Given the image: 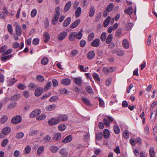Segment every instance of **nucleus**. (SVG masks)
Masks as SVG:
<instances>
[{
  "mask_svg": "<svg viewBox=\"0 0 157 157\" xmlns=\"http://www.w3.org/2000/svg\"><path fill=\"white\" fill-rule=\"evenodd\" d=\"M22 121V118L20 115H16L11 119V122L14 124H17L20 123Z\"/></svg>",
  "mask_w": 157,
  "mask_h": 157,
  "instance_id": "1",
  "label": "nucleus"
},
{
  "mask_svg": "<svg viewBox=\"0 0 157 157\" xmlns=\"http://www.w3.org/2000/svg\"><path fill=\"white\" fill-rule=\"evenodd\" d=\"M76 39L80 40L78 36L77 33L76 32H72L69 35V39L71 41H73Z\"/></svg>",
  "mask_w": 157,
  "mask_h": 157,
  "instance_id": "2",
  "label": "nucleus"
},
{
  "mask_svg": "<svg viewBox=\"0 0 157 157\" xmlns=\"http://www.w3.org/2000/svg\"><path fill=\"white\" fill-rule=\"evenodd\" d=\"M67 36V32L63 31L60 33L57 36V39L58 40L62 41L65 39Z\"/></svg>",
  "mask_w": 157,
  "mask_h": 157,
  "instance_id": "3",
  "label": "nucleus"
},
{
  "mask_svg": "<svg viewBox=\"0 0 157 157\" xmlns=\"http://www.w3.org/2000/svg\"><path fill=\"white\" fill-rule=\"evenodd\" d=\"M59 123V120L57 117L52 118L48 121V124L51 126L56 124Z\"/></svg>",
  "mask_w": 157,
  "mask_h": 157,
  "instance_id": "4",
  "label": "nucleus"
},
{
  "mask_svg": "<svg viewBox=\"0 0 157 157\" xmlns=\"http://www.w3.org/2000/svg\"><path fill=\"white\" fill-rule=\"evenodd\" d=\"M60 8L59 6H57L55 8V13L54 15V18L56 21L58 20L59 17L60 15Z\"/></svg>",
  "mask_w": 157,
  "mask_h": 157,
  "instance_id": "5",
  "label": "nucleus"
},
{
  "mask_svg": "<svg viewBox=\"0 0 157 157\" xmlns=\"http://www.w3.org/2000/svg\"><path fill=\"white\" fill-rule=\"evenodd\" d=\"M41 112L40 109H36L33 110L29 114V117L31 118H33L35 116L39 115Z\"/></svg>",
  "mask_w": 157,
  "mask_h": 157,
  "instance_id": "6",
  "label": "nucleus"
},
{
  "mask_svg": "<svg viewBox=\"0 0 157 157\" xmlns=\"http://www.w3.org/2000/svg\"><path fill=\"white\" fill-rule=\"evenodd\" d=\"M57 118L59 120V123L60 121H67L68 119V117L67 115L65 114H60L58 116Z\"/></svg>",
  "mask_w": 157,
  "mask_h": 157,
  "instance_id": "7",
  "label": "nucleus"
},
{
  "mask_svg": "<svg viewBox=\"0 0 157 157\" xmlns=\"http://www.w3.org/2000/svg\"><path fill=\"white\" fill-rule=\"evenodd\" d=\"M100 44V40L98 39L94 40L91 43V45L94 47H97Z\"/></svg>",
  "mask_w": 157,
  "mask_h": 157,
  "instance_id": "8",
  "label": "nucleus"
},
{
  "mask_svg": "<svg viewBox=\"0 0 157 157\" xmlns=\"http://www.w3.org/2000/svg\"><path fill=\"white\" fill-rule=\"evenodd\" d=\"M59 153L62 155V157H67L68 155V152L65 148L61 149L59 151Z\"/></svg>",
  "mask_w": 157,
  "mask_h": 157,
  "instance_id": "9",
  "label": "nucleus"
},
{
  "mask_svg": "<svg viewBox=\"0 0 157 157\" xmlns=\"http://www.w3.org/2000/svg\"><path fill=\"white\" fill-rule=\"evenodd\" d=\"M74 82L78 86H81L82 83V80L81 78L78 77V78H74Z\"/></svg>",
  "mask_w": 157,
  "mask_h": 157,
  "instance_id": "10",
  "label": "nucleus"
},
{
  "mask_svg": "<svg viewBox=\"0 0 157 157\" xmlns=\"http://www.w3.org/2000/svg\"><path fill=\"white\" fill-rule=\"evenodd\" d=\"M71 82V80L68 78L63 79L61 81V83L64 85L68 86L70 84Z\"/></svg>",
  "mask_w": 157,
  "mask_h": 157,
  "instance_id": "11",
  "label": "nucleus"
},
{
  "mask_svg": "<svg viewBox=\"0 0 157 157\" xmlns=\"http://www.w3.org/2000/svg\"><path fill=\"white\" fill-rule=\"evenodd\" d=\"M43 92V89L41 88H37L35 90V95L37 97H38L41 95Z\"/></svg>",
  "mask_w": 157,
  "mask_h": 157,
  "instance_id": "12",
  "label": "nucleus"
},
{
  "mask_svg": "<svg viewBox=\"0 0 157 157\" xmlns=\"http://www.w3.org/2000/svg\"><path fill=\"white\" fill-rule=\"evenodd\" d=\"M71 20V17H69L67 18L64 21L63 23V26L64 27L67 26L70 23Z\"/></svg>",
  "mask_w": 157,
  "mask_h": 157,
  "instance_id": "13",
  "label": "nucleus"
},
{
  "mask_svg": "<svg viewBox=\"0 0 157 157\" xmlns=\"http://www.w3.org/2000/svg\"><path fill=\"white\" fill-rule=\"evenodd\" d=\"M80 21V20L79 19L76 20L71 25V29H73L75 28L79 24Z\"/></svg>",
  "mask_w": 157,
  "mask_h": 157,
  "instance_id": "14",
  "label": "nucleus"
},
{
  "mask_svg": "<svg viewBox=\"0 0 157 157\" xmlns=\"http://www.w3.org/2000/svg\"><path fill=\"white\" fill-rule=\"evenodd\" d=\"M10 128L9 127H6L3 128L2 131V132L4 135H6L9 134L10 131Z\"/></svg>",
  "mask_w": 157,
  "mask_h": 157,
  "instance_id": "15",
  "label": "nucleus"
},
{
  "mask_svg": "<svg viewBox=\"0 0 157 157\" xmlns=\"http://www.w3.org/2000/svg\"><path fill=\"white\" fill-rule=\"evenodd\" d=\"M95 13V8L94 6H91L90 7V10L89 13V16L90 17H92Z\"/></svg>",
  "mask_w": 157,
  "mask_h": 157,
  "instance_id": "16",
  "label": "nucleus"
},
{
  "mask_svg": "<svg viewBox=\"0 0 157 157\" xmlns=\"http://www.w3.org/2000/svg\"><path fill=\"white\" fill-rule=\"evenodd\" d=\"M16 33L18 36H20L22 33L21 27L19 25L16 26Z\"/></svg>",
  "mask_w": 157,
  "mask_h": 157,
  "instance_id": "17",
  "label": "nucleus"
},
{
  "mask_svg": "<svg viewBox=\"0 0 157 157\" xmlns=\"http://www.w3.org/2000/svg\"><path fill=\"white\" fill-rule=\"evenodd\" d=\"M87 57L89 59H91L95 56V53L94 51H91L88 52L87 55Z\"/></svg>",
  "mask_w": 157,
  "mask_h": 157,
  "instance_id": "18",
  "label": "nucleus"
},
{
  "mask_svg": "<svg viewBox=\"0 0 157 157\" xmlns=\"http://www.w3.org/2000/svg\"><path fill=\"white\" fill-rule=\"evenodd\" d=\"M71 6V2L69 1L66 4L64 8V12H66L69 10Z\"/></svg>",
  "mask_w": 157,
  "mask_h": 157,
  "instance_id": "19",
  "label": "nucleus"
},
{
  "mask_svg": "<svg viewBox=\"0 0 157 157\" xmlns=\"http://www.w3.org/2000/svg\"><path fill=\"white\" fill-rule=\"evenodd\" d=\"M56 108V105L55 104H53L46 106V110L47 111H51L54 110Z\"/></svg>",
  "mask_w": 157,
  "mask_h": 157,
  "instance_id": "20",
  "label": "nucleus"
},
{
  "mask_svg": "<svg viewBox=\"0 0 157 157\" xmlns=\"http://www.w3.org/2000/svg\"><path fill=\"white\" fill-rule=\"evenodd\" d=\"M72 140V137L71 136L68 135L62 140V142L64 143H69Z\"/></svg>",
  "mask_w": 157,
  "mask_h": 157,
  "instance_id": "21",
  "label": "nucleus"
},
{
  "mask_svg": "<svg viewBox=\"0 0 157 157\" xmlns=\"http://www.w3.org/2000/svg\"><path fill=\"white\" fill-rule=\"evenodd\" d=\"M43 36H44V42L45 43H47L49 40L50 39V35L48 33H45L43 34Z\"/></svg>",
  "mask_w": 157,
  "mask_h": 157,
  "instance_id": "22",
  "label": "nucleus"
},
{
  "mask_svg": "<svg viewBox=\"0 0 157 157\" xmlns=\"http://www.w3.org/2000/svg\"><path fill=\"white\" fill-rule=\"evenodd\" d=\"M44 150V147L43 146H40L38 148L36 152L37 154L39 155L42 154Z\"/></svg>",
  "mask_w": 157,
  "mask_h": 157,
  "instance_id": "23",
  "label": "nucleus"
},
{
  "mask_svg": "<svg viewBox=\"0 0 157 157\" xmlns=\"http://www.w3.org/2000/svg\"><path fill=\"white\" fill-rule=\"evenodd\" d=\"M110 19L111 17L109 16L105 20L103 23V25L105 27H106L108 25L109 23Z\"/></svg>",
  "mask_w": 157,
  "mask_h": 157,
  "instance_id": "24",
  "label": "nucleus"
},
{
  "mask_svg": "<svg viewBox=\"0 0 157 157\" xmlns=\"http://www.w3.org/2000/svg\"><path fill=\"white\" fill-rule=\"evenodd\" d=\"M20 98L19 94H17L12 96L10 99V101H14L18 100Z\"/></svg>",
  "mask_w": 157,
  "mask_h": 157,
  "instance_id": "25",
  "label": "nucleus"
},
{
  "mask_svg": "<svg viewBox=\"0 0 157 157\" xmlns=\"http://www.w3.org/2000/svg\"><path fill=\"white\" fill-rule=\"evenodd\" d=\"M122 44L124 48L127 49L129 47L128 43L127 40L126 39H124L123 40Z\"/></svg>",
  "mask_w": 157,
  "mask_h": 157,
  "instance_id": "26",
  "label": "nucleus"
},
{
  "mask_svg": "<svg viewBox=\"0 0 157 157\" xmlns=\"http://www.w3.org/2000/svg\"><path fill=\"white\" fill-rule=\"evenodd\" d=\"M113 35L112 34H109L107 37V38L106 40V43L107 44H110L111 42L112 41L113 39Z\"/></svg>",
  "mask_w": 157,
  "mask_h": 157,
  "instance_id": "27",
  "label": "nucleus"
},
{
  "mask_svg": "<svg viewBox=\"0 0 157 157\" xmlns=\"http://www.w3.org/2000/svg\"><path fill=\"white\" fill-rule=\"evenodd\" d=\"M50 151L53 153H56L58 150V148L56 146H52L50 147Z\"/></svg>",
  "mask_w": 157,
  "mask_h": 157,
  "instance_id": "28",
  "label": "nucleus"
},
{
  "mask_svg": "<svg viewBox=\"0 0 157 157\" xmlns=\"http://www.w3.org/2000/svg\"><path fill=\"white\" fill-rule=\"evenodd\" d=\"M133 12V9L132 7H129L127 9L125 10L124 12L128 15H131Z\"/></svg>",
  "mask_w": 157,
  "mask_h": 157,
  "instance_id": "29",
  "label": "nucleus"
},
{
  "mask_svg": "<svg viewBox=\"0 0 157 157\" xmlns=\"http://www.w3.org/2000/svg\"><path fill=\"white\" fill-rule=\"evenodd\" d=\"M133 25V24L132 23H129L125 25V30L128 31L132 29Z\"/></svg>",
  "mask_w": 157,
  "mask_h": 157,
  "instance_id": "30",
  "label": "nucleus"
},
{
  "mask_svg": "<svg viewBox=\"0 0 157 157\" xmlns=\"http://www.w3.org/2000/svg\"><path fill=\"white\" fill-rule=\"evenodd\" d=\"M109 131L107 129H105L103 132V136L106 139H107L109 138Z\"/></svg>",
  "mask_w": 157,
  "mask_h": 157,
  "instance_id": "31",
  "label": "nucleus"
},
{
  "mask_svg": "<svg viewBox=\"0 0 157 157\" xmlns=\"http://www.w3.org/2000/svg\"><path fill=\"white\" fill-rule=\"evenodd\" d=\"M113 3H110L107 6L106 10L108 12H111L113 8Z\"/></svg>",
  "mask_w": 157,
  "mask_h": 157,
  "instance_id": "32",
  "label": "nucleus"
},
{
  "mask_svg": "<svg viewBox=\"0 0 157 157\" xmlns=\"http://www.w3.org/2000/svg\"><path fill=\"white\" fill-rule=\"evenodd\" d=\"M92 75L95 81L100 82V78L98 74L96 73H94Z\"/></svg>",
  "mask_w": 157,
  "mask_h": 157,
  "instance_id": "33",
  "label": "nucleus"
},
{
  "mask_svg": "<svg viewBox=\"0 0 157 157\" xmlns=\"http://www.w3.org/2000/svg\"><path fill=\"white\" fill-rule=\"evenodd\" d=\"M31 150V147L29 145L27 146L24 149V154H29Z\"/></svg>",
  "mask_w": 157,
  "mask_h": 157,
  "instance_id": "34",
  "label": "nucleus"
},
{
  "mask_svg": "<svg viewBox=\"0 0 157 157\" xmlns=\"http://www.w3.org/2000/svg\"><path fill=\"white\" fill-rule=\"evenodd\" d=\"M103 137V134L101 132H99L96 134L95 139L98 140H101Z\"/></svg>",
  "mask_w": 157,
  "mask_h": 157,
  "instance_id": "35",
  "label": "nucleus"
},
{
  "mask_svg": "<svg viewBox=\"0 0 157 157\" xmlns=\"http://www.w3.org/2000/svg\"><path fill=\"white\" fill-rule=\"evenodd\" d=\"M41 62L42 64L46 65L48 62V59L47 57H44L42 59Z\"/></svg>",
  "mask_w": 157,
  "mask_h": 157,
  "instance_id": "36",
  "label": "nucleus"
},
{
  "mask_svg": "<svg viewBox=\"0 0 157 157\" xmlns=\"http://www.w3.org/2000/svg\"><path fill=\"white\" fill-rule=\"evenodd\" d=\"M82 100L85 104L87 105H90V102L88 99L82 98Z\"/></svg>",
  "mask_w": 157,
  "mask_h": 157,
  "instance_id": "37",
  "label": "nucleus"
},
{
  "mask_svg": "<svg viewBox=\"0 0 157 157\" xmlns=\"http://www.w3.org/2000/svg\"><path fill=\"white\" fill-rule=\"evenodd\" d=\"M114 132L117 134H118L120 132V129L117 125H115L113 127Z\"/></svg>",
  "mask_w": 157,
  "mask_h": 157,
  "instance_id": "38",
  "label": "nucleus"
},
{
  "mask_svg": "<svg viewBox=\"0 0 157 157\" xmlns=\"http://www.w3.org/2000/svg\"><path fill=\"white\" fill-rule=\"evenodd\" d=\"M13 56L12 55H10L6 56H2L1 58V60L2 61H5L6 60L9 59Z\"/></svg>",
  "mask_w": 157,
  "mask_h": 157,
  "instance_id": "39",
  "label": "nucleus"
},
{
  "mask_svg": "<svg viewBox=\"0 0 157 157\" xmlns=\"http://www.w3.org/2000/svg\"><path fill=\"white\" fill-rule=\"evenodd\" d=\"M149 154L150 157H154L155 156V152L154 149L153 147H151L149 151Z\"/></svg>",
  "mask_w": 157,
  "mask_h": 157,
  "instance_id": "40",
  "label": "nucleus"
},
{
  "mask_svg": "<svg viewBox=\"0 0 157 157\" xmlns=\"http://www.w3.org/2000/svg\"><path fill=\"white\" fill-rule=\"evenodd\" d=\"M66 126L64 124H59L58 127V128L59 130L61 131H63L65 129Z\"/></svg>",
  "mask_w": 157,
  "mask_h": 157,
  "instance_id": "41",
  "label": "nucleus"
},
{
  "mask_svg": "<svg viewBox=\"0 0 157 157\" xmlns=\"http://www.w3.org/2000/svg\"><path fill=\"white\" fill-rule=\"evenodd\" d=\"M106 34L105 32H103L101 34L100 37V39L101 41L102 42L104 41L106 39Z\"/></svg>",
  "mask_w": 157,
  "mask_h": 157,
  "instance_id": "42",
  "label": "nucleus"
},
{
  "mask_svg": "<svg viewBox=\"0 0 157 157\" xmlns=\"http://www.w3.org/2000/svg\"><path fill=\"white\" fill-rule=\"evenodd\" d=\"M81 8L80 7H78L77 8L75 12V16L76 17H78L80 15L81 13Z\"/></svg>",
  "mask_w": 157,
  "mask_h": 157,
  "instance_id": "43",
  "label": "nucleus"
},
{
  "mask_svg": "<svg viewBox=\"0 0 157 157\" xmlns=\"http://www.w3.org/2000/svg\"><path fill=\"white\" fill-rule=\"evenodd\" d=\"M24 136V134L22 132H20L17 133L15 136V137L17 139H20L22 138Z\"/></svg>",
  "mask_w": 157,
  "mask_h": 157,
  "instance_id": "44",
  "label": "nucleus"
},
{
  "mask_svg": "<svg viewBox=\"0 0 157 157\" xmlns=\"http://www.w3.org/2000/svg\"><path fill=\"white\" fill-rule=\"evenodd\" d=\"M60 92L62 94H69V91L68 90L65 88H62L60 90Z\"/></svg>",
  "mask_w": 157,
  "mask_h": 157,
  "instance_id": "45",
  "label": "nucleus"
},
{
  "mask_svg": "<svg viewBox=\"0 0 157 157\" xmlns=\"http://www.w3.org/2000/svg\"><path fill=\"white\" fill-rule=\"evenodd\" d=\"M123 135L124 137L126 139H128L129 137V134L127 130H124L123 132Z\"/></svg>",
  "mask_w": 157,
  "mask_h": 157,
  "instance_id": "46",
  "label": "nucleus"
},
{
  "mask_svg": "<svg viewBox=\"0 0 157 157\" xmlns=\"http://www.w3.org/2000/svg\"><path fill=\"white\" fill-rule=\"evenodd\" d=\"M52 86V83L51 82H48L45 87H44V89L45 90H47L51 87Z\"/></svg>",
  "mask_w": 157,
  "mask_h": 157,
  "instance_id": "47",
  "label": "nucleus"
},
{
  "mask_svg": "<svg viewBox=\"0 0 157 157\" xmlns=\"http://www.w3.org/2000/svg\"><path fill=\"white\" fill-rule=\"evenodd\" d=\"M61 137V134L59 133H57L54 136V139L56 140H58L60 139Z\"/></svg>",
  "mask_w": 157,
  "mask_h": 157,
  "instance_id": "48",
  "label": "nucleus"
},
{
  "mask_svg": "<svg viewBox=\"0 0 157 157\" xmlns=\"http://www.w3.org/2000/svg\"><path fill=\"white\" fill-rule=\"evenodd\" d=\"M58 99V98L57 96H53L52 97L49 99V101L52 102H55Z\"/></svg>",
  "mask_w": 157,
  "mask_h": 157,
  "instance_id": "49",
  "label": "nucleus"
},
{
  "mask_svg": "<svg viewBox=\"0 0 157 157\" xmlns=\"http://www.w3.org/2000/svg\"><path fill=\"white\" fill-rule=\"evenodd\" d=\"M94 37V33H91L89 34L88 40L89 41H90L93 40Z\"/></svg>",
  "mask_w": 157,
  "mask_h": 157,
  "instance_id": "50",
  "label": "nucleus"
},
{
  "mask_svg": "<svg viewBox=\"0 0 157 157\" xmlns=\"http://www.w3.org/2000/svg\"><path fill=\"white\" fill-rule=\"evenodd\" d=\"M46 117V115L45 114H42L39 116L37 117H36V119L38 120H41L45 118Z\"/></svg>",
  "mask_w": 157,
  "mask_h": 157,
  "instance_id": "51",
  "label": "nucleus"
},
{
  "mask_svg": "<svg viewBox=\"0 0 157 157\" xmlns=\"http://www.w3.org/2000/svg\"><path fill=\"white\" fill-rule=\"evenodd\" d=\"M7 29L9 33L10 34H12L13 33V31L12 26L10 24H9L8 25Z\"/></svg>",
  "mask_w": 157,
  "mask_h": 157,
  "instance_id": "52",
  "label": "nucleus"
},
{
  "mask_svg": "<svg viewBox=\"0 0 157 157\" xmlns=\"http://www.w3.org/2000/svg\"><path fill=\"white\" fill-rule=\"evenodd\" d=\"M7 119V117L6 116H4L2 117L1 119L0 123L3 124L6 122Z\"/></svg>",
  "mask_w": 157,
  "mask_h": 157,
  "instance_id": "53",
  "label": "nucleus"
},
{
  "mask_svg": "<svg viewBox=\"0 0 157 157\" xmlns=\"http://www.w3.org/2000/svg\"><path fill=\"white\" fill-rule=\"evenodd\" d=\"M86 91L89 94H92L93 93V91L90 86H88L86 87Z\"/></svg>",
  "mask_w": 157,
  "mask_h": 157,
  "instance_id": "54",
  "label": "nucleus"
},
{
  "mask_svg": "<svg viewBox=\"0 0 157 157\" xmlns=\"http://www.w3.org/2000/svg\"><path fill=\"white\" fill-rule=\"evenodd\" d=\"M12 52V50L11 48L7 50L4 53H3L2 55L3 56L6 55L10 54Z\"/></svg>",
  "mask_w": 157,
  "mask_h": 157,
  "instance_id": "55",
  "label": "nucleus"
},
{
  "mask_svg": "<svg viewBox=\"0 0 157 157\" xmlns=\"http://www.w3.org/2000/svg\"><path fill=\"white\" fill-rule=\"evenodd\" d=\"M157 103L155 102V101L151 105L150 110L152 112H154V108H155V106H156Z\"/></svg>",
  "mask_w": 157,
  "mask_h": 157,
  "instance_id": "56",
  "label": "nucleus"
},
{
  "mask_svg": "<svg viewBox=\"0 0 157 157\" xmlns=\"http://www.w3.org/2000/svg\"><path fill=\"white\" fill-rule=\"evenodd\" d=\"M39 39L38 38L34 39L32 42L33 44L34 45H37L39 44Z\"/></svg>",
  "mask_w": 157,
  "mask_h": 157,
  "instance_id": "57",
  "label": "nucleus"
},
{
  "mask_svg": "<svg viewBox=\"0 0 157 157\" xmlns=\"http://www.w3.org/2000/svg\"><path fill=\"white\" fill-rule=\"evenodd\" d=\"M122 30V29L120 28H119L117 30L116 33V36L118 37L120 36Z\"/></svg>",
  "mask_w": 157,
  "mask_h": 157,
  "instance_id": "58",
  "label": "nucleus"
},
{
  "mask_svg": "<svg viewBox=\"0 0 157 157\" xmlns=\"http://www.w3.org/2000/svg\"><path fill=\"white\" fill-rule=\"evenodd\" d=\"M23 94L24 97L26 98H28L29 96V93L28 90H26L23 92Z\"/></svg>",
  "mask_w": 157,
  "mask_h": 157,
  "instance_id": "59",
  "label": "nucleus"
},
{
  "mask_svg": "<svg viewBox=\"0 0 157 157\" xmlns=\"http://www.w3.org/2000/svg\"><path fill=\"white\" fill-rule=\"evenodd\" d=\"M8 142V140L7 139H4L1 143V145L3 147L5 146Z\"/></svg>",
  "mask_w": 157,
  "mask_h": 157,
  "instance_id": "60",
  "label": "nucleus"
},
{
  "mask_svg": "<svg viewBox=\"0 0 157 157\" xmlns=\"http://www.w3.org/2000/svg\"><path fill=\"white\" fill-rule=\"evenodd\" d=\"M36 78L39 81L43 82L44 81V78L43 76L41 75H38L36 77Z\"/></svg>",
  "mask_w": 157,
  "mask_h": 157,
  "instance_id": "61",
  "label": "nucleus"
},
{
  "mask_svg": "<svg viewBox=\"0 0 157 157\" xmlns=\"http://www.w3.org/2000/svg\"><path fill=\"white\" fill-rule=\"evenodd\" d=\"M37 11L36 9H33L31 13V16L32 17H34L36 14Z\"/></svg>",
  "mask_w": 157,
  "mask_h": 157,
  "instance_id": "62",
  "label": "nucleus"
},
{
  "mask_svg": "<svg viewBox=\"0 0 157 157\" xmlns=\"http://www.w3.org/2000/svg\"><path fill=\"white\" fill-rule=\"evenodd\" d=\"M103 122L104 124L107 126H109L110 125V122L108 121L107 119L104 118L103 119Z\"/></svg>",
  "mask_w": 157,
  "mask_h": 157,
  "instance_id": "63",
  "label": "nucleus"
},
{
  "mask_svg": "<svg viewBox=\"0 0 157 157\" xmlns=\"http://www.w3.org/2000/svg\"><path fill=\"white\" fill-rule=\"evenodd\" d=\"M53 86L55 87L57 86L58 85V82L57 81L56 79H53L52 81Z\"/></svg>",
  "mask_w": 157,
  "mask_h": 157,
  "instance_id": "64",
  "label": "nucleus"
}]
</instances>
